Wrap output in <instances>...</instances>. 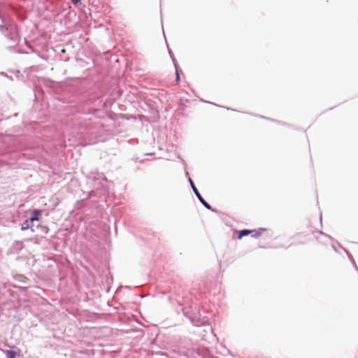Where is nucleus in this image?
<instances>
[{
	"instance_id": "4",
	"label": "nucleus",
	"mask_w": 358,
	"mask_h": 358,
	"mask_svg": "<svg viewBox=\"0 0 358 358\" xmlns=\"http://www.w3.org/2000/svg\"><path fill=\"white\" fill-rule=\"evenodd\" d=\"M41 210L35 209L33 210L32 215L30 218H29L32 222L34 221H38L39 220V217L41 215Z\"/></svg>"
},
{
	"instance_id": "14",
	"label": "nucleus",
	"mask_w": 358,
	"mask_h": 358,
	"mask_svg": "<svg viewBox=\"0 0 358 358\" xmlns=\"http://www.w3.org/2000/svg\"><path fill=\"white\" fill-rule=\"evenodd\" d=\"M169 53L171 57H174V55L171 49L169 48Z\"/></svg>"
},
{
	"instance_id": "10",
	"label": "nucleus",
	"mask_w": 358,
	"mask_h": 358,
	"mask_svg": "<svg viewBox=\"0 0 358 358\" xmlns=\"http://www.w3.org/2000/svg\"><path fill=\"white\" fill-rule=\"evenodd\" d=\"M176 83H178L180 81V75H179V72L178 70V67H176Z\"/></svg>"
},
{
	"instance_id": "6",
	"label": "nucleus",
	"mask_w": 358,
	"mask_h": 358,
	"mask_svg": "<svg viewBox=\"0 0 358 358\" xmlns=\"http://www.w3.org/2000/svg\"><path fill=\"white\" fill-rule=\"evenodd\" d=\"M251 232H252V230H249V229L241 230L238 233V238L241 239L243 237L250 234Z\"/></svg>"
},
{
	"instance_id": "9",
	"label": "nucleus",
	"mask_w": 358,
	"mask_h": 358,
	"mask_svg": "<svg viewBox=\"0 0 358 358\" xmlns=\"http://www.w3.org/2000/svg\"><path fill=\"white\" fill-rule=\"evenodd\" d=\"M14 245L16 246L17 249L18 250H22V247H23V244L22 242L20 241H16L15 243H14Z\"/></svg>"
},
{
	"instance_id": "1",
	"label": "nucleus",
	"mask_w": 358,
	"mask_h": 358,
	"mask_svg": "<svg viewBox=\"0 0 358 358\" xmlns=\"http://www.w3.org/2000/svg\"><path fill=\"white\" fill-rule=\"evenodd\" d=\"M183 313L194 326L200 327L207 322L206 317H201L199 310L196 307L194 308L193 307L185 308Z\"/></svg>"
},
{
	"instance_id": "16",
	"label": "nucleus",
	"mask_w": 358,
	"mask_h": 358,
	"mask_svg": "<svg viewBox=\"0 0 358 358\" xmlns=\"http://www.w3.org/2000/svg\"><path fill=\"white\" fill-rule=\"evenodd\" d=\"M83 127H85V128H87V129L91 128V127L90 125H88V124H85Z\"/></svg>"
},
{
	"instance_id": "2",
	"label": "nucleus",
	"mask_w": 358,
	"mask_h": 358,
	"mask_svg": "<svg viewBox=\"0 0 358 358\" xmlns=\"http://www.w3.org/2000/svg\"><path fill=\"white\" fill-rule=\"evenodd\" d=\"M189 184L191 185V187L194 193V194L196 195V196L197 197V199H199V201L201 202V203L206 208H207L208 210H213L210 206V205L207 203L205 199L202 197V196L201 195V194L199 193V192L198 191V189H196V187H195L192 180L189 178Z\"/></svg>"
},
{
	"instance_id": "3",
	"label": "nucleus",
	"mask_w": 358,
	"mask_h": 358,
	"mask_svg": "<svg viewBox=\"0 0 358 358\" xmlns=\"http://www.w3.org/2000/svg\"><path fill=\"white\" fill-rule=\"evenodd\" d=\"M32 227L33 222L29 219H27L22 224L21 230L25 231L29 229H32Z\"/></svg>"
},
{
	"instance_id": "7",
	"label": "nucleus",
	"mask_w": 358,
	"mask_h": 358,
	"mask_svg": "<svg viewBox=\"0 0 358 358\" xmlns=\"http://www.w3.org/2000/svg\"><path fill=\"white\" fill-rule=\"evenodd\" d=\"M5 355L6 358H15L17 355V352L13 350H6Z\"/></svg>"
},
{
	"instance_id": "12",
	"label": "nucleus",
	"mask_w": 358,
	"mask_h": 358,
	"mask_svg": "<svg viewBox=\"0 0 358 358\" xmlns=\"http://www.w3.org/2000/svg\"><path fill=\"white\" fill-rule=\"evenodd\" d=\"M320 234L322 235V236H324L326 237H327L329 239H332L331 236H329V235H327L325 234L324 233H323L322 231H320Z\"/></svg>"
},
{
	"instance_id": "15",
	"label": "nucleus",
	"mask_w": 358,
	"mask_h": 358,
	"mask_svg": "<svg viewBox=\"0 0 358 358\" xmlns=\"http://www.w3.org/2000/svg\"><path fill=\"white\" fill-rule=\"evenodd\" d=\"M333 248L334 250L336 252H338V248H336V247L335 245H333Z\"/></svg>"
},
{
	"instance_id": "13",
	"label": "nucleus",
	"mask_w": 358,
	"mask_h": 358,
	"mask_svg": "<svg viewBox=\"0 0 358 358\" xmlns=\"http://www.w3.org/2000/svg\"><path fill=\"white\" fill-rule=\"evenodd\" d=\"M71 2L74 4V5H76L78 4L81 0H71Z\"/></svg>"
},
{
	"instance_id": "17",
	"label": "nucleus",
	"mask_w": 358,
	"mask_h": 358,
	"mask_svg": "<svg viewBox=\"0 0 358 358\" xmlns=\"http://www.w3.org/2000/svg\"><path fill=\"white\" fill-rule=\"evenodd\" d=\"M0 30L3 32V25H0Z\"/></svg>"
},
{
	"instance_id": "19",
	"label": "nucleus",
	"mask_w": 358,
	"mask_h": 358,
	"mask_svg": "<svg viewBox=\"0 0 358 358\" xmlns=\"http://www.w3.org/2000/svg\"><path fill=\"white\" fill-rule=\"evenodd\" d=\"M29 48H30L32 51H34V49H33V48H32V47H31V46H30V47H29Z\"/></svg>"
},
{
	"instance_id": "8",
	"label": "nucleus",
	"mask_w": 358,
	"mask_h": 358,
	"mask_svg": "<svg viewBox=\"0 0 358 358\" xmlns=\"http://www.w3.org/2000/svg\"><path fill=\"white\" fill-rule=\"evenodd\" d=\"M196 355V352L194 350H188L187 352L185 353V355L187 357H194Z\"/></svg>"
},
{
	"instance_id": "18",
	"label": "nucleus",
	"mask_w": 358,
	"mask_h": 358,
	"mask_svg": "<svg viewBox=\"0 0 358 358\" xmlns=\"http://www.w3.org/2000/svg\"><path fill=\"white\" fill-rule=\"evenodd\" d=\"M1 74L2 76H6V74H5L3 72H1Z\"/></svg>"
},
{
	"instance_id": "11",
	"label": "nucleus",
	"mask_w": 358,
	"mask_h": 358,
	"mask_svg": "<svg viewBox=\"0 0 358 358\" xmlns=\"http://www.w3.org/2000/svg\"><path fill=\"white\" fill-rule=\"evenodd\" d=\"M171 59H172L173 63V64L175 66V69H176V67H178V65H177V61H176L175 57H172Z\"/></svg>"
},
{
	"instance_id": "5",
	"label": "nucleus",
	"mask_w": 358,
	"mask_h": 358,
	"mask_svg": "<svg viewBox=\"0 0 358 358\" xmlns=\"http://www.w3.org/2000/svg\"><path fill=\"white\" fill-rule=\"evenodd\" d=\"M265 230L264 228H259L257 230H252V232L250 234H252V236L254 238H258L261 236L262 232Z\"/></svg>"
}]
</instances>
